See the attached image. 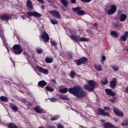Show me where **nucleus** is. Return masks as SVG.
I'll return each mask as SVG.
<instances>
[{
	"label": "nucleus",
	"mask_w": 128,
	"mask_h": 128,
	"mask_svg": "<svg viewBox=\"0 0 128 128\" xmlns=\"http://www.w3.org/2000/svg\"><path fill=\"white\" fill-rule=\"evenodd\" d=\"M97 114L98 115H101V116H110V114H108V112H106L104 111V110L100 108H98L97 109Z\"/></svg>",
	"instance_id": "obj_8"
},
{
	"label": "nucleus",
	"mask_w": 128,
	"mask_h": 128,
	"mask_svg": "<svg viewBox=\"0 0 128 128\" xmlns=\"http://www.w3.org/2000/svg\"><path fill=\"white\" fill-rule=\"evenodd\" d=\"M51 44H52V46H56V44H58L56 43V42L55 40H52L51 42Z\"/></svg>",
	"instance_id": "obj_41"
},
{
	"label": "nucleus",
	"mask_w": 128,
	"mask_h": 128,
	"mask_svg": "<svg viewBox=\"0 0 128 128\" xmlns=\"http://www.w3.org/2000/svg\"><path fill=\"white\" fill-rule=\"evenodd\" d=\"M82 10V8L80 6L76 8H72V10L74 12H76L78 16H84L86 14V12L84 11L80 10Z\"/></svg>",
	"instance_id": "obj_5"
},
{
	"label": "nucleus",
	"mask_w": 128,
	"mask_h": 128,
	"mask_svg": "<svg viewBox=\"0 0 128 128\" xmlns=\"http://www.w3.org/2000/svg\"><path fill=\"white\" fill-rule=\"evenodd\" d=\"M116 12V6L114 4H112L110 6V9L108 11V16H111L114 14Z\"/></svg>",
	"instance_id": "obj_9"
},
{
	"label": "nucleus",
	"mask_w": 128,
	"mask_h": 128,
	"mask_svg": "<svg viewBox=\"0 0 128 128\" xmlns=\"http://www.w3.org/2000/svg\"><path fill=\"white\" fill-rule=\"evenodd\" d=\"M12 50L13 52L15 54H20L22 52V46L20 44H14L12 46Z\"/></svg>",
	"instance_id": "obj_4"
},
{
	"label": "nucleus",
	"mask_w": 128,
	"mask_h": 128,
	"mask_svg": "<svg viewBox=\"0 0 128 128\" xmlns=\"http://www.w3.org/2000/svg\"><path fill=\"white\" fill-rule=\"evenodd\" d=\"M62 4L65 6L66 8H68V0H60Z\"/></svg>",
	"instance_id": "obj_26"
},
{
	"label": "nucleus",
	"mask_w": 128,
	"mask_h": 128,
	"mask_svg": "<svg viewBox=\"0 0 128 128\" xmlns=\"http://www.w3.org/2000/svg\"><path fill=\"white\" fill-rule=\"evenodd\" d=\"M47 128H56L54 126H47Z\"/></svg>",
	"instance_id": "obj_54"
},
{
	"label": "nucleus",
	"mask_w": 128,
	"mask_h": 128,
	"mask_svg": "<svg viewBox=\"0 0 128 128\" xmlns=\"http://www.w3.org/2000/svg\"><path fill=\"white\" fill-rule=\"evenodd\" d=\"M113 70H115L116 72H118V66H112Z\"/></svg>",
	"instance_id": "obj_43"
},
{
	"label": "nucleus",
	"mask_w": 128,
	"mask_h": 128,
	"mask_svg": "<svg viewBox=\"0 0 128 128\" xmlns=\"http://www.w3.org/2000/svg\"><path fill=\"white\" fill-rule=\"evenodd\" d=\"M72 4H76V0H70Z\"/></svg>",
	"instance_id": "obj_47"
},
{
	"label": "nucleus",
	"mask_w": 128,
	"mask_h": 128,
	"mask_svg": "<svg viewBox=\"0 0 128 128\" xmlns=\"http://www.w3.org/2000/svg\"><path fill=\"white\" fill-rule=\"evenodd\" d=\"M102 122H104L105 120H102Z\"/></svg>",
	"instance_id": "obj_62"
},
{
	"label": "nucleus",
	"mask_w": 128,
	"mask_h": 128,
	"mask_svg": "<svg viewBox=\"0 0 128 128\" xmlns=\"http://www.w3.org/2000/svg\"><path fill=\"white\" fill-rule=\"evenodd\" d=\"M58 118H60V116L56 115L51 118V120L52 122H54V120H58Z\"/></svg>",
	"instance_id": "obj_32"
},
{
	"label": "nucleus",
	"mask_w": 128,
	"mask_h": 128,
	"mask_svg": "<svg viewBox=\"0 0 128 128\" xmlns=\"http://www.w3.org/2000/svg\"><path fill=\"white\" fill-rule=\"evenodd\" d=\"M25 104L27 106H32V103L30 102H27Z\"/></svg>",
	"instance_id": "obj_45"
},
{
	"label": "nucleus",
	"mask_w": 128,
	"mask_h": 128,
	"mask_svg": "<svg viewBox=\"0 0 128 128\" xmlns=\"http://www.w3.org/2000/svg\"><path fill=\"white\" fill-rule=\"evenodd\" d=\"M104 110H110V108L108 106H104Z\"/></svg>",
	"instance_id": "obj_48"
},
{
	"label": "nucleus",
	"mask_w": 128,
	"mask_h": 128,
	"mask_svg": "<svg viewBox=\"0 0 128 128\" xmlns=\"http://www.w3.org/2000/svg\"><path fill=\"white\" fill-rule=\"evenodd\" d=\"M94 68L96 70H98V72H102V65H94Z\"/></svg>",
	"instance_id": "obj_28"
},
{
	"label": "nucleus",
	"mask_w": 128,
	"mask_h": 128,
	"mask_svg": "<svg viewBox=\"0 0 128 128\" xmlns=\"http://www.w3.org/2000/svg\"><path fill=\"white\" fill-rule=\"evenodd\" d=\"M0 36L2 38L4 44H6V38H4V30L0 28Z\"/></svg>",
	"instance_id": "obj_16"
},
{
	"label": "nucleus",
	"mask_w": 128,
	"mask_h": 128,
	"mask_svg": "<svg viewBox=\"0 0 128 128\" xmlns=\"http://www.w3.org/2000/svg\"><path fill=\"white\" fill-rule=\"evenodd\" d=\"M75 76H76V75H75L74 71V70H71L70 74V78H74Z\"/></svg>",
	"instance_id": "obj_36"
},
{
	"label": "nucleus",
	"mask_w": 128,
	"mask_h": 128,
	"mask_svg": "<svg viewBox=\"0 0 128 128\" xmlns=\"http://www.w3.org/2000/svg\"><path fill=\"white\" fill-rule=\"evenodd\" d=\"M41 38L44 40V42H48L50 40V36H48V34L46 33V32H43L42 34L41 35Z\"/></svg>",
	"instance_id": "obj_10"
},
{
	"label": "nucleus",
	"mask_w": 128,
	"mask_h": 128,
	"mask_svg": "<svg viewBox=\"0 0 128 128\" xmlns=\"http://www.w3.org/2000/svg\"><path fill=\"white\" fill-rule=\"evenodd\" d=\"M6 49H7V50H8V52H10V50H8V47H6Z\"/></svg>",
	"instance_id": "obj_61"
},
{
	"label": "nucleus",
	"mask_w": 128,
	"mask_h": 128,
	"mask_svg": "<svg viewBox=\"0 0 128 128\" xmlns=\"http://www.w3.org/2000/svg\"><path fill=\"white\" fill-rule=\"evenodd\" d=\"M105 92L107 96H116V93L112 92L111 89L106 88L105 89Z\"/></svg>",
	"instance_id": "obj_15"
},
{
	"label": "nucleus",
	"mask_w": 128,
	"mask_h": 128,
	"mask_svg": "<svg viewBox=\"0 0 128 128\" xmlns=\"http://www.w3.org/2000/svg\"><path fill=\"white\" fill-rule=\"evenodd\" d=\"M39 2H42V4L44 3V0H37Z\"/></svg>",
	"instance_id": "obj_52"
},
{
	"label": "nucleus",
	"mask_w": 128,
	"mask_h": 128,
	"mask_svg": "<svg viewBox=\"0 0 128 128\" xmlns=\"http://www.w3.org/2000/svg\"><path fill=\"white\" fill-rule=\"evenodd\" d=\"M116 97H114L113 99H111V102H116Z\"/></svg>",
	"instance_id": "obj_46"
},
{
	"label": "nucleus",
	"mask_w": 128,
	"mask_h": 128,
	"mask_svg": "<svg viewBox=\"0 0 128 128\" xmlns=\"http://www.w3.org/2000/svg\"><path fill=\"white\" fill-rule=\"evenodd\" d=\"M50 20L52 24H58V20L54 18L50 19Z\"/></svg>",
	"instance_id": "obj_33"
},
{
	"label": "nucleus",
	"mask_w": 128,
	"mask_h": 128,
	"mask_svg": "<svg viewBox=\"0 0 128 128\" xmlns=\"http://www.w3.org/2000/svg\"><path fill=\"white\" fill-rule=\"evenodd\" d=\"M113 110L114 114H116V116H124V113H122V112L116 108H114Z\"/></svg>",
	"instance_id": "obj_14"
},
{
	"label": "nucleus",
	"mask_w": 128,
	"mask_h": 128,
	"mask_svg": "<svg viewBox=\"0 0 128 128\" xmlns=\"http://www.w3.org/2000/svg\"><path fill=\"white\" fill-rule=\"evenodd\" d=\"M10 106L12 110H14V112H16L18 110V106L16 104L10 103Z\"/></svg>",
	"instance_id": "obj_22"
},
{
	"label": "nucleus",
	"mask_w": 128,
	"mask_h": 128,
	"mask_svg": "<svg viewBox=\"0 0 128 128\" xmlns=\"http://www.w3.org/2000/svg\"><path fill=\"white\" fill-rule=\"evenodd\" d=\"M98 83L94 82V81L92 80H90L88 84H86L84 86V88L85 90H88V92H92L94 90V88H96L98 86Z\"/></svg>",
	"instance_id": "obj_2"
},
{
	"label": "nucleus",
	"mask_w": 128,
	"mask_h": 128,
	"mask_svg": "<svg viewBox=\"0 0 128 128\" xmlns=\"http://www.w3.org/2000/svg\"><path fill=\"white\" fill-rule=\"evenodd\" d=\"M112 24L115 28H120L122 26V24L118 20L113 21Z\"/></svg>",
	"instance_id": "obj_20"
},
{
	"label": "nucleus",
	"mask_w": 128,
	"mask_h": 128,
	"mask_svg": "<svg viewBox=\"0 0 128 128\" xmlns=\"http://www.w3.org/2000/svg\"><path fill=\"white\" fill-rule=\"evenodd\" d=\"M58 128H64V126L62 125V124H58Z\"/></svg>",
	"instance_id": "obj_44"
},
{
	"label": "nucleus",
	"mask_w": 128,
	"mask_h": 128,
	"mask_svg": "<svg viewBox=\"0 0 128 128\" xmlns=\"http://www.w3.org/2000/svg\"><path fill=\"white\" fill-rule=\"evenodd\" d=\"M23 54L24 56H28V52H24Z\"/></svg>",
	"instance_id": "obj_56"
},
{
	"label": "nucleus",
	"mask_w": 128,
	"mask_h": 128,
	"mask_svg": "<svg viewBox=\"0 0 128 128\" xmlns=\"http://www.w3.org/2000/svg\"><path fill=\"white\" fill-rule=\"evenodd\" d=\"M72 32H74L75 34H76V30H73Z\"/></svg>",
	"instance_id": "obj_58"
},
{
	"label": "nucleus",
	"mask_w": 128,
	"mask_h": 128,
	"mask_svg": "<svg viewBox=\"0 0 128 128\" xmlns=\"http://www.w3.org/2000/svg\"><path fill=\"white\" fill-rule=\"evenodd\" d=\"M128 16L124 14H122L120 15V22H124L126 20Z\"/></svg>",
	"instance_id": "obj_24"
},
{
	"label": "nucleus",
	"mask_w": 128,
	"mask_h": 128,
	"mask_svg": "<svg viewBox=\"0 0 128 128\" xmlns=\"http://www.w3.org/2000/svg\"><path fill=\"white\" fill-rule=\"evenodd\" d=\"M26 6L28 10H34V6H32V2L30 0H27L26 2Z\"/></svg>",
	"instance_id": "obj_13"
},
{
	"label": "nucleus",
	"mask_w": 128,
	"mask_h": 128,
	"mask_svg": "<svg viewBox=\"0 0 128 128\" xmlns=\"http://www.w3.org/2000/svg\"><path fill=\"white\" fill-rule=\"evenodd\" d=\"M69 36L72 40H75L76 42H88V38L84 37L80 38L74 34H71Z\"/></svg>",
	"instance_id": "obj_3"
},
{
	"label": "nucleus",
	"mask_w": 128,
	"mask_h": 128,
	"mask_svg": "<svg viewBox=\"0 0 128 128\" xmlns=\"http://www.w3.org/2000/svg\"><path fill=\"white\" fill-rule=\"evenodd\" d=\"M8 128H18L14 123H10V124H9Z\"/></svg>",
	"instance_id": "obj_34"
},
{
	"label": "nucleus",
	"mask_w": 128,
	"mask_h": 128,
	"mask_svg": "<svg viewBox=\"0 0 128 128\" xmlns=\"http://www.w3.org/2000/svg\"><path fill=\"white\" fill-rule=\"evenodd\" d=\"M27 14L28 16H34L38 18L42 16V14L36 12H27Z\"/></svg>",
	"instance_id": "obj_7"
},
{
	"label": "nucleus",
	"mask_w": 128,
	"mask_h": 128,
	"mask_svg": "<svg viewBox=\"0 0 128 128\" xmlns=\"http://www.w3.org/2000/svg\"><path fill=\"white\" fill-rule=\"evenodd\" d=\"M126 52H128V48L127 49H126Z\"/></svg>",
	"instance_id": "obj_63"
},
{
	"label": "nucleus",
	"mask_w": 128,
	"mask_h": 128,
	"mask_svg": "<svg viewBox=\"0 0 128 128\" xmlns=\"http://www.w3.org/2000/svg\"><path fill=\"white\" fill-rule=\"evenodd\" d=\"M51 82H54V84H56V81L54 79L52 80Z\"/></svg>",
	"instance_id": "obj_50"
},
{
	"label": "nucleus",
	"mask_w": 128,
	"mask_h": 128,
	"mask_svg": "<svg viewBox=\"0 0 128 128\" xmlns=\"http://www.w3.org/2000/svg\"><path fill=\"white\" fill-rule=\"evenodd\" d=\"M88 62V58L86 57H82L80 59L76 60L74 62H76V66H82V64H84Z\"/></svg>",
	"instance_id": "obj_6"
},
{
	"label": "nucleus",
	"mask_w": 128,
	"mask_h": 128,
	"mask_svg": "<svg viewBox=\"0 0 128 128\" xmlns=\"http://www.w3.org/2000/svg\"><path fill=\"white\" fill-rule=\"evenodd\" d=\"M36 52L37 54H42V48H36Z\"/></svg>",
	"instance_id": "obj_39"
},
{
	"label": "nucleus",
	"mask_w": 128,
	"mask_h": 128,
	"mask_svg": "<svg viewBox=\"0 0 128 128\" xmlns=\"http://www.w3.org/2000/svg\"><path fill=\"white\" fill-rule=\"evenodd\" d=\"M36 69L38 70V72L44 74H48V70L46 68H42V67L38 66L36 67Z\"/></svg>",
	"instance_id": "obj_12"
},
{
	"label": "nucleus",
	"mask_w": 128,
	"mask_h": 128,
	"mask_svg": "<svg viewBox=\"0 0 128 128\" xmlns=\"http://www.w3.org/2000/svg\"><path fill=\"white\" fill-rule=\"evenodd\" d=\"M21 18H22V20H24V16H21Z\"/></svg>",
	"instance_id": "obj_60"
},
{
	"label": "nucleus",
	"mask_w": 128,
	"mask_h": 128,
	"mask_svg": "<svg viewBox=\"0 0 128 128\" xmlns=\"http://www.w3.org/2000/svg\"><path fill=\"white\" fill-rule=\"evenodd\" d=\"M45 60L47 64H52L54 62V58L46 57Z\"/></svg>",
	"instance_id": "obj_25"
},
{
	"label": "nucleus",
	"mask_w": 128,
	"mask_h": 128,
	"mask_svg": "<svg viewBox=\"0 0 128 128\" xmlns=\"http://www.w3.org/2000/svg\"><path fill=\"white\" fill-rule=\"evenodd\" d=\"M81 2H86V4H88V2H90L92 0H80Z\"/></svg>",
	"instance_id": "obj_42"
},
{
	"label": "nucleus",
	"mask_w": 128,
	"mask_h": 128,
	"mask_svg": "<svg viewBox=\"0 0 128 128\" xmlns=\"http://www.w3.org/2000/svg\"><path fill=\"white\" fill-rule=\"evenodd\" d=\"M0 100L2 102H8V98L4 96H0Z\"/></svg>",
	"instance_id": "obj_30"
},
{
	"label": "nucleus",
	"mask_w": 128,
	"mask_h": 128,
	"mask_svg": "<svg viewBox=\"0 0 128 128\" xmlns=\"http://www.w3.org/2000/svg\"><path fill=\"white\" fill-rule=\"evenodd\" d=\"M101 83L104 86L108 84V78L106 77V78L102 79V80H101Z\"/></svg>",
	"instance_id": "obj_27"
},
{
	"label": "nucleus",
	"mask_w": 128,
	"mask_h": 128,
	"mask_svg": "<svg viewBox=\"0 0 128 128\" xmlns=\"http://www.w3.org/2000/svg\"><path fill=\"white\" fill-rule=\"evenodd\" d=\"M47 83L44 80H40L38 82V86L40 88H44L46 86Z\"/></svg>",
	"instance_id": "obj_23"
},
{
	"label": "nucleus",
	"mask_w": 128,
	"mask_h": 128,
	"mask_svg": "<svg viewBox=\"0 0 128 128\" xmlns=\"http://www.w3.org/2000/svg\"><path fill=\"white\" fill-rule=\"evenodd\" d=\"M34 110L38 114H42L44 112V109L40 108L39 106H36L34 108Z\"/></svg>",
	"instance_id": "obj_19"
},
{
	"label": "nucleus",
	"mask_w": 128,
	"mask_h": 128,
	"mask_svg": "<svg viewBox=\"0 0 128 128\" xmlns=\"http://www.w3.org/2000/svg\"><path fill=\"white\" fill-rule=\"evenodd\" d=\"M125 92L128 94V86L126 88Z\"/></svg>",
	"instance_id": "obj_53"
},
{
	"label": "nucleus",
	"mask_w": 128,
	"mask_h": 128,
	"mask_svg": "<svg viewBox=\"0 0 128 128\" xmlns=\"http://www.w3.org/2000/svg\"><path fill=\"white\" fill-rule=\"evenodd\" d=\"M81 128H84L82 126H80Z\"/></svg>",
	"instance_id": "obj_64"
},
{
	"label": "nucleus",
	"mask_w": 128,
	"mask_h": 128,
	"mask_svg": "<svg viewBox=\"0 0 128 128\" xmlns=\"http://www.w3.org/2000/svg\"><path fill=\"white\" fill-rule=\"evenodd\" d=\"M60 98H62V100H70V98L66 95H60Z\"/></svg>",
	"instance_id": "obj_31"
},
{
	"label": "nucleus",
	"mask_w": 128,
	"mask_h": 128,
	"mask_svg": "<svg viewBox=\"0 0 128 128\" xmlns=\"http://www.w3.org/2000/svg\"><path fill=\"white\" fill-rule=\"evenodd\" d=\"M104 60H101V64H104Z\"/></svg>",
	"instance_id": "obj_59"
},
{
	"label": "nucleus",
	"mask_w": 128,
	"mask_h": 128,
	"mask_svg": "<svg viewBox=\"0 0 128 128\" xmlns=\"http://www.w3.org/2000/svg\"><path fill=\"white\" fill-rule=\"evenodd\" d=\"M49 100H50V102H56L58 100V99L55 98L54 97L49 98Z\"/></svg>",
	"instance_id": "obj_40"
},
{
	"label": "nucleus",
	"mask_w": 128,
	"mask_h": 128,
	"mask_svg": "<svg viewBox=\"0 0 128 128\" xmlns=\"http://www.w3.org/2000/svg\"><path fill=\"white\" fill-rule=\"evenodd\" d=\"M0 19L2 20V22H4V20L8 22V20H10V17L8 15L4 14L0 16Z\"/></svg>",
	"instance_id": "obj_18"
},
{
	"label": "nucleus",
	"mask_w": 128,
	"mask_h": 128,
	"mask_svg": "<svg viewBox=\"0 0 128 128\" xmlns=\"http://www.w3.org/2000/svg\"><path fill=\"white\" fill-rule=\"evenodd\" d=\"M128 37V32L126 31L124 34L120 38V40H122V42H124L126 40Z\"/></svg>",
	"instance_id": "obj_21"
},
{
	"label": "nucleus",
	"mask_w": 128,
	"mask_h": 128,
	"mask_svg": "<svg viewBox=\"0 0 128 128\" xmlns=\"http://www.w3.org/2000/svg\"><path fill=\"white\" fill-rule=\"evenodd\" d=\"M41 8H42V10H44V5H42V6H41Z\"/></svg>",
	"instance_id": "obj_55"
},
{
	"label": "nucleus",
	"mask_w": 128,
	"mask_h": 128,
	"mask_svg": "<svg viewBox=\"0 0 128 128\" xmlns=\"http://www.w3.org/2000/svg\"><path fill=\"white\" fill-rule=\"evenodd\" d=\"M49 14H52V16L56 18H58V20L60 18V12L57 10L49 11Z\"/></svg>",
	"instance_id": "obj_11"
},
{
	"label": "nucleus",
	"mask_w": 128,
	"mask_h": 128,
	"mask_svg": "<svg viewBox=\"0 0 128 128\" xmlns=\"http://www.w3.org/2000/svg\"><path fill=\"white\" fill-rule=\"evenodd\" d=\"M110 86L111 88H116V79L113 78V80L110 82Z\"/></svg>",
	"instance_id": "obj_17"
},
{
	"label": "nucleus",
	"mask_w": 128,
	"mask_h": 128,
	"mask_svg": "<svg viewBox=\"0 0 128 128\" xmlns=\"http://www.w3.org/2000/svg\"><path fill=\"white\" fill-rule=\"evenodd\" d=\"M110 34L113 38H118V34L116 31H110Z\"/></svg>",
	"instance_id": "obj_29"
},
{
	"label": "nucleus",
	"mask_w": 128,
	"mask_h": 128,
	"mask_svg": "<svg viewBox=\"0 0 128 128\" xmlns=\"http://www.w3.org/2000/svg\"><path fill=\"white\" fill-rule=\"evenodd\" d=\"M22 102H26V98H22Z\"/></svg>",
	"instance_id": "obj_51"
},
{
	"label": "nucleus",
	"mask_w": 128,
	"mask_h": 128,
	"mask_svg": "<svg viewBox=\"0 0 128 128\" xmlns=\"http://www.w3.org/2000/svg\"><path fill=\"white\" fill-rule=\"evenodd\" d=\"M121 126H128V120H124L123 122L121 124Z\"/></svg>",
	"instance_id": "obj_35"
},
{
	"label": "nucleus",
	"mask_w": 128,
	"mask_h": 128,
	"mask_svg": "<svg viewBox=\"0 0 128 128\" xmlns=\"http://www.w3.org/2000/svg\"><path fill=\"white\" fill-rule=\"evenodd\" d=\"M60 92L62 94H66L68 92L72 94H74L78 98H82L86 96V92L84 90L82 86L78 85H76L73 88L68 89L66 88L59 89Z\"/></svg>",
	"instance_id": "obj_1"
},
{
	"label": "nucleus",
	"mask_w": 128,
	"mask_h": 128,
	"mask_svg": "<svg viewBox=\"0 0 128 128\" xmlns=\"http://www.w3.org/2000/svg\"><path fill=\"white\" fill-rule=\"evenodd\" d=\"M98 26V24H96V23H94V26Z\"/></svg>",
	"instance_id": "obj_57"
},
{
	"label": "nucleus",
	"mask_w": 128,
	"mask_h": 128,
	"mask_svg": "<svg viewBox=\"0 0 128 128\" xmlns=\"http://www.w3.org/2000/svg\"><path fill=\"white\" fill-rule=\"evenodd\" d=\"M46 89L47 90H48V92H54V88H52L48 86H46Z\"/></svg>",
	"instance_id": "obj_38"
},
{
	"label": "nucleus",
	"mask_w": 128,
	"mask_h": 128,
	"mask_svg": "<svg viewBox=\"0 0 128 128\" xmlns=\"http://www.w3.org/2000/svg\"><path fill=\"white\" fill-rule=\"evenodd\" d=\"M67 56H68V58H70V60H72V58H73L72 53L70 52H68L67 54Z\"/></svg>",
	"instance_id": "obj_37"
},
{
	"label": "nucleus",
	"mask_w": 128,
	"mask_h": 128,
	"mask_svg": "<svg viewBox=\"0 0 128 128\" xmlns=\"http://www.w3.org/2000/svg\"><path fill=\"white\" fill-rule=\"evenodd\" d=\"M106 56H102V60H106Z\"/></svg>",
	"instance_id": "obj_49"
}]
</instances>
